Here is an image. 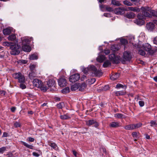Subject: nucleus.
<instances>
[{
  "label": "nucleus",
  "mask_w": 157,
  "mask_h": 157,
  "mask_svg": "<svg viewBox=\"0 0 157 157\" xmlns=\"http://www.w3.org/2000/svg\"><path fill=\"white\" fill-rule=\"evenodd\" d=\"M141 9L142 11V15L141 14H139L137 17L139 20H137V24L142 25L144 23V19L145 17H151L152 16L157 17V12L154 10H151L148 7H142Z\"/></svg>",
  "instance_id": "f257e3e1"
},
{
  "label": "nucleus",
  "mask_w": 157,
  "mask_h": 157,
  "mask_svg": "<svg viewBox=\"0 0 157 157\" xmlns=\"http://www.w3.org/2000/svg\"><path fill=\"white\" fill-rule=\"evenodd\" d=\"M22 40L21 47L22 50L25 52H29L31 51V47L29 44L31 40H33L32 37L29 39L28 37H25L21 38Z\"/></svg>",
  "instance_id": "f03ea898"
},
{
  "label": "nucleus",
  "mask_w": 157,
  "mask_h": 157,
  "mask_svg": "<svg viewBox=\"0 0 157 157\" xmlns=\"http://www.w3.org/2000/svg\"><path fill=\"white\" fill-rule=\"evenodd\" d=\"M13 78L18 80L20 83H24L25 82V77L24 75L20 72L15 73L13 74Z\"/></svg>",
  "instance_id": "7ed1b4c3"
},
{
  "label": "nucleus",
  "mask_w": 157,
  "mask_h": 157,
  "mask_svg": "<svg viewBox=\"0 0 157 157\" xmlns=\"http://www.w3.org/2000/svg\"><path fill=\"white\" fill-rule=\"evenodd\" d=\"M19 48L20 46L17 44H14L11 46L10 47L11 50L10 54L11 55L14 56L18 55L20 52L19 50Z\"/></svg>",
  "instance_id": "20e7f679"
},
{
  "label": "nucleus",
  "mask_w": 157,
  "mask_h": 157,
  "mask_svg": "<svg viewBox=\"0 0 157 157\" xmlns=\"http://www.w3.org/2000/svg\"><path fill=\"white\" fill-rule=\"evenodd\" d=\"M90 71H92L94 75L97 76H99L102 75L101 72L99 70H97L96 67L93 65H90L88 66Z\"/></svg>",
  "instance_id": "39448f33"
},
{
  "label": "nucleus",
  "mask_w": 157,
  "mask_h": 157,
  "mask_svg": "<svg viewBox=\"0 0 157 157\" xmlns=\"http://www.w3.org/2000/svg\"><path fill=\"white\" fill-rule=\"evenodd\" d=\"M127 10L126 8L121 7L115 9L114 11L116 14L122 15L124 13L125 11Z\"/></svg>",
  "instance_id": "423d86ee"
},
{
  "label": "nucleus",
  "mask_w": 157,
  "mask_h": 157,
  "mask_svg": "<svg viewBox=\"0 0 157 157\" xmlns=\"http://www.w3.org/2000/svg\"><path fill=\"white\" fill-rule=\"evenodd\" d=\"M80 77V75L79 74H74L69 77V81L72 82H75L78 81Z\"/></svg>",
  "instance_id": "0eeeda50"
},
{
  "label": "nucleus",
  "mask_w": 157,
  "mask_h": 157,
  "mask_svg": "<svg viewBox=\"0 0 157 157\" xmlns=\"http://www.w3.org/2000/svg\"><path fill=\"white\" fill-rule=\"evenodd\" d=\"M33 85L38 88L41 87V84H43V83L40 80L36 78L33 79Z\"/></svg>",
  "instance_id": "6e6552de"
},
{
  "label": "nucleus",
  "mask_w": 157,
  "mask_h": 157,
  "mask_svg": "<svg viewBox=\"0 0 157 157\" xmlns=\"http://www.w3.org/2000/svg\"><path fill=\"white\" fill-rule=\"evenodd\" d=\"M123 58L126 61H130L132 58L131 53L129 52H125L123 54Z\"/></svg>",
  "instance_id": "1a4fd4ad"
},
{
  "label": "nucleus",
  "mask_w": 157,
  "mask_h": 157,
  "mask_svg": "<svg viewBox=\"0 0 157 157\" xmlns=\"http://www.w3.org/2000/svg\"><path fill=\"white\" fill-rule=\"evenodd\" d=\"M59 85L61 87H62L66 86L67 82L66 80L64 78H60L58 81Z\"/></svg>",
  "instance_id": "9d476101"
},
{
  "label": "nucleus",
  "mask_w": 157,
  "mask_h": 157,
  "mask_svg": "<svg viewBox=\"0 0 157 157\" xmlns=\"http://www.w3.org/2000/svg\"><path fill=\"white\" fill-rule=\"evenodd\" d=\"M146 27L148 30L151 31L154 29L155 25L153 23L149 22L147 24Z\"/></svg>",
  "instance_id": "9b49d317"
},
{
  "label": "nucleus",
  "mask_w": 157,
  "mask_h": 157,
  "mask_svg": "<svg viewBox=\"0 0 157 157\" xmlns=\"http://www.w3.org/2000/svg\"><path fill=\"white\" fill-rule=\"evenodd\" d=\"M109 126L112 128H116L120 126V123L118 122H112L110 123Z\"/></svg>",
  "instance_id": "f8f14e48"
},
{
  "label": "nucleus",
  "mask_w": 157,
  "mask_h": 157,
  "mask_svg": "<svg viewBox=\"0 0 157 157\" xmlns=\"http://www.w3.org/2000/svg\"><path fill=\"white\" fill-rule=\"evenodd\" d=\"M36 71H30L28 75V77L31 80L34 79V78L36 77Z\"/></svg>",
  "instance_id": "ddd939ff"
},
{
  "label": "nucleus",
  "mask_w": 157,
  "mask_h": 157,
  "mask_svg": "<svg viewBox=\"0 0 157 157\" xmlns=\"http://www.w3.org/2000/svg\"><path fill=\"white\" fill-rule=\"evenodd\" d=\"M127 11H132L134 12H139L140 11V10L139 8L136 7H128L127 8H126Z\"/></svg>",
  "instance_id": "4468645a"
},
{
  "label": "nucleus",
  "mask_w": 157,
  "mask_h": 157,
  "mask_svg": "<svg viewBox=\"0 0 157 157\" xmlns=\"http://www.w3.org/2000/svg\"><path fill=\"white\" fill-rule=\"evenodd\" d=\"M78 89L79 90L82 91L83 90L86 86V85L85 83H82L80 84L78 83Z\"/></svg>",
  "instance_id": "2eb2a0df"
},
{
  "label": "nucleus",
  "mask_w": 157,
  "mask_h": 157,
  "mask_svg": "<svg viewBox=\"0 0 157 157\" xmlns=\"http://www.w3.org/2000/svg\"><path fill=\"white\" fill-rule=\"evenodd\" d=\"M60 117L62 120H68L71 118V116L67 113L64 115H60Z\"/></svg>",
  "instance_id": "dca6fc26"
},
{
  "label": "nucleus",
  "mask_w": 157,
  "mask_h": 157,
  "mask_svg": "<svg viewBox=\"0 0 157 157\" xmlns=\"http://www.w3.org/2000/svg\"><path fill=\"white\" fill-rule=\"evenodd\" d=\"M106 59L105 57L102 55H99L97 58V60L99 63L102 62Z\"/></svg>",
  "instance_id": "f3484780"
},
{
  "label": "nucleus",
  "mask_w": 157,
  "mask_h": 157,
  "mask_svg": "<svg viewBox=\"0 0 157 157\" xmlns=\"http://www.w3.org/2000/svg\"><path fill=\"white\" fill-rule=\"evenodd\" d=\"M55 81L53 79H50L47 82V85L49 87L55 86Z\"/></svg>",
  "instance_id": "a211bd4d"
},
{
  "label": "nucleus",
  "mask_w": 157,
  "mask_h": 157,
  "mask_svg": "<svg viewBox=\"0 0 157 157\" xmlns=\"http://www.w3.org/2000/svg\"><path fill=\"white\" fill-rule=\"evenodd\" d=\"M144 49L147 51H149L151 49V46L148 43H146L143 45Z\"/></svg>",
  "instance_id": "6ab92c4d"
},
{
  "label": "nucleus",
  "mask_w": 157,
  "mask_h": 157,
  "mask_svg": "<svg viewBox=\"0 0 157 157\" xmlns=\"http://www.w3.org/2000/svg\"><path fill=\"white\" fill-rule=\"evenodd\" d=\"M117 96H122L125 95L126 94L125 90L120 91H116L115 92Z\"/></svg>",
  "instance_id": "aec40b11"
},
{
  "label": "nucleus",
  "mask_w": 157,
  "mask_h": 157,
  "mask_svg": "<svg viewBox=\"0 0 157 157\" xmlns=\"http://www.w3.org/2000/svg\"><path fill=\"white\" fill-rule=\"evenodd\" d=\"M11 32V30L9 28H6L3 30V32L4 35H9Z\"/></svg>",
  "instance_id": "412c9836"
},
{
  "label": "nucleus",
  "mask_w": 157,
  "mask_h": 157,
  "mask_svg": "<svg viewBox=\"0 0 157 157\" xmlns=\"http://www.w3.org/2000/svg\"><path fill=\"white\" fill-rule=\"evenodd\" d=\"M21 144L24 145V146H25L26 147L30 149H33V146L31 145H29L27 143H26L25 142H24L23 141H21Z\"/></svg>",
  "instance_id": "4be33fe9"
},
{
  "label": "nucleus",
  "mask_w": 157,
  "mask_h": 157,
  "mask_svg": "<svg viewBox=\"0 0 157 157\" xmlns=\"http://www.w3.org/2000/svg\"><path fill=\"white\" fill-rule=\"evenodd\" d=\"M119 74L116 73L113 75L110 76V78L111 79L114 80L117 79L119 77Z\"/></svg>",
  "instance_id": "5701e85b"
},
{
  "label": "nucleus",
  "mask_w": 157,
  "mask_h": 157,
  "mask_svg": "<svg viewBox=\"0 0 157 157\" xmlns=\"http://www.w3.org/2000/svg\"><path fill=\"white\" fill-rule=\"evenodd\" d=\"M133 124H128L124 126V128L126 130H134Z\"/></svg>",
  "instance_id": "b1692460"
},
{
  "label": "nucleus",
  "mask_w": 157,
  "mask_h": 157,
  "mask_svg": "<svg viewBox=\"0 0 157 157\" xmlns=\"http://www.w3.org/2000/svg\"><path fill=\"white\" fill-rule=\"evenodd\" d=\"M116 88L117 89H120L122 88L125 90L127 88V86L125 85H123L120 83H118L116 86Z\"/></svg>",
  "instance_id": "393cba45"
},
{
  "label": "nucleus",
  "mask_w": 157,
  "mask_h": 157,
  "mask_svg": "<svg viewBox=\"0 0 157 157\" xmlns=\"http://www.w3.org/2000/svg\"><path fill=\"white\" fill-rule=\"evenodd\" d=\"M126 17L128 18H133L135 17V14L132 12H130L126 14Z\"/></svg>",
  "instance_id": "a878e982"
},
{
  "label": "nucleus",
  "mask_w": 157,
  "mask_h": 157,
  "mask_svg": "<svg viewBox=\"0 0 157 157\" xmlns=\"http://www.w3.org/2000/svg\"><path fill=\"white\" fill-rule=\"evenodd\" d=\"M95 120H90L87 121H86V125L90 126L94 124L95 123Z\"/></svg>",
  "instance_id": "bb28decb"
},
{
  "label": "nucleus",
  "mask_w": 157,
  "mask_h": 157,
  "mask_svg": "<svg viewBox=\"0 0 157 157\" xmlns=\"http://www.w3.org/2000/svg\"><path fill=\"white\" fill-rule=\"evenodd\" d=\"M48 144L52 148L55 150H56L57 148V146L56 144L54 143L49 142Z\"/></svg>",
  "instance_id": "cd10ccee"
},
{
  "label": "nucleus",
  "mask_w": 157,
  "mask_h": 157,
  "mask_svg": "<svg viewBox=\"0 0 157 157\" xmlns=\"http://www.w3.org/2000/svg\"><path fill=\"white\" fill-rule=\"evenodd\" d=\"M72 91H75L78 89V83H76L72 85L71 88Z\"/></svg>",
  "instance_id": "c85d7f7f"
},
{
  "label": "nucleus",
  "mask_w": 157,
  "mask_h": 157,
  "mask_svg": "<svg viewBox=\"0 0 157 157\" xmlns=\"http://www.w3.org/2000/svg\"><path fill=\"white\" fill-rule=\"evenodd\" d=\"M111 65V63L108 60H107L104 62L103 65V66L104 67H108L109 66H110Z\"/></svg>",
  "instance_id": "c756f323"
},
{
  "label": "nucleus",
  "mask_w": 157,
  "mask_h": 157,
  "mask_svg": "<svg viewBox=\"0 0 157 157\" xmlns=\"http://www.w3.org/2000/svg\"><path fill=\"white\" fill-rule=\"evenodd\" d=\"M38 56L35 54H33L30 55L29 59L31 60H35L38 59Z\"/></svg>",
  "instance_id": "7c9ffc66"
},
{
  "label": "nucleus",
  "mask_w": 157,
  "mask_h": 157,
  "mask_svg": "<svg viewBox=\"0 0 157 157\" xmlns=\"http://www.w3.org/2000/svg\"><path fill=\"white\" fill-rule=\"evenodd\" d=\"M111 3L113 5L117 6H120L121 5L119 2L115 0H112Z\"/></svg>",
  "instance_id": "2f4dec72"
},
{
  "label": "nucleus",
  "mask_w": 157,
  "mask_h": 157,
  "mask_svg": "<svg viewBox=\"0 0 157 157\" xmlns=\"http://www.w3.org/2000/svg\"><path fill=\"white\" fill-rule=\"evenodd\" d=\"M36 66L35 64H31L29 66L30 71H36L35 68Z\"/></svg>",
  "instance_id": "473e14b6"
},
{
  "label": "nucleus",
  "mask_w": 157,
  "mask_h": 157,
  "mask_svg": "<svg viewBox=\"0 0 157 157\" xmlns=\"http://www.w3.org/2000/svg\"><path fill=\"white\" fill-rule=\"evenodd\" d=\"M134 125V129H136L141 127L142 126V124L141 123H139L136 124H133Z\"/></svg>",
  "instance_id": "72a5a7b5"
},
{
  "label": "nucleus",
  "mask_w": 157,
  "mask_h": 157,
  "mask_svg": "<svg viewBox=\"0 0 157 157\" xmlns=\"http://www.w3.org/2000/svg\"><path fill=\"white\" fill-rule=\"evenodd\" d=\"M16 38L15 35L14 34H11L8 37V39L10 40L13 41Z\"/></svg>",
  "instance_id": "f704fd0d"
},
{
  "label": "nucleus",
  "mask_w": 157,
  "mask_h": 157,
  "mask_svg": "<svg viewBox=\"0 0 157 157\" xmlns=\"http://www.w3.org/2000/svg\"><path fill=\"white\" fill-rule=\"evenodd\" d=\"M113 63L117 64L119 62V59L117 56H115L111 61Z\"/></svg>",
  "instance_id": "c9c22d12"
},
{
  "label": "nucleus",
  "mask_w": 157,
  "mask_h": 157,
  "mask_svg": "<svg viewBox=\"0 0 157 157\" xmlns=\"http://www.w3.org/2000/svg\"><path fill=\"white\" fill-rule=\"evenodd\" d=\"M120 42L122 44L126 45L128 44V41L127 40L125 39L121 38L120 40Z\"/></svg>",
  "instance_id": "e433bc0d"
},
{
  "label": "nucleus",
  "mask_w": 157,
  "mask_h": 157,
  "mask_svg": "<svg viewBox=\"0 0 157 157\" xmlns=\"http://www.w3.org/2000/svg\"><path fill=\"white\" fill-rule=\"evenodd\" d=\"M70 88L69 87H65L62 90V93L63 94H66L69 92Z\"/></svg>",
  "instance_id": "4c0bfd02"
},
{
  "label": "nucleus",
  "mask_w": 157,
  "mask_h": 157,
  "mask_svg": "<svg viewBox=\"0 0 157 157\" xmlns=\"http://www.w3.org/2000/svg\"><path fill=\"white\" fill-rule=\"evenodd\" d=\"M82 71L85 74H86L90 71V70L88 67L87 68L83 67L82 68Z\"/></svg>",
  "instance_id": "58836bf2"
},
{
  "label": "nucleus",
  "mask_w": 157,
  "mask_h": 157,
  "mask_svg": "<svg viewBox=\"0 0 157 157\" xmlns=\"http://www.w3.org/2000/svg\"><path fill=\"white\" fill-rule=\"evenodd\" d=\"M123 2L124 5L128 6H131L133 5L131 2L127 0L124 1Z\"/></svg>",
  "instance_id": "ea45409f"
},
{
  "label": "nucleus",
  "mask_w": 157,
  "mask_h": 157,
  "mask_svg": "<svg viewBox=\"0 0 157 157\" xmlns=\"http://www.w3.org/2000/svg\"><path fill=\"white\" fill-rule=\"evenodd\" d=\"M151 126L152 127L157 126V121H150Z\"/></svg>",
  "instance_id": "a19ab883"
},
{
  "label": "nucleus",
  "mask_w": 157,
  "mask_h": 157,
  "mask_svg": "<svg viewBox=\"0 0 157 157\" xmlns=\"http://www.w3.org/2000/svg\"><path fill=\"white\" fill-rule=\"evenodd\" d=\"M64 105V103L63 102L59 103L58 104L56 105L58 109H62L63 106Z\"/></svg>",
  "instance_id": "79ce46f5"
},
{
  "label": "nucleus",
  "mask_w": 157,
  "mask_h": 157,
  "mask_svg": "<svg viewBox=\"0 0 157 157\" xmlns=\"http://www.w3.org/2000/svg\"><path fill=\"white\" fill-rule=\"evenodd\" d=\"M123 115L121 113H117L115 115V117L118 118H121L123 117Z\"/></svg>",
  "instance_id": "37998d69"
},
{
  "label": "nucleus",
  "mask_w": 157,
  "mask_h": 157,
  "mask_svg": "<svg viewBox=\"0 0 157 157\" xmlns=\"http://www.w3.org/2000/svg\"><path fill=\"white\" fill-rule=\"evenodd\" d=\"M40 89L41 90H42L44 91H47V87L46 86H43L42 84H41V86L40 87Z\"/></svg>",
  "instance_id": "c03bdc74"
},
{
  "label": "nucleus",
  "mask_w": 157,
  "mask_h": 157,
  "mask_svg": "<svg viewBox=\"0 0 157 157\" xmlns=\"http://www.w3.org/2000/svg\"><path fill=\"white\" fill-rule=\"evenodd\" d=\"M6 147H3L0 148V153H3L6 150Z\"/></svg>",
  "instance_id": "a18cd8bd"
},
{
  "label": "nucleus",
  "mask_w": 157,
  "mask_h": 157,
  "mask_svg": "<svg viewBox=\"0 0 157 157\" xmlns=\"http://www.w3.org/2000/svg\"><path fill=\"white\" fill-rule=\"evenodd\" d=\"M116 56L114 54H110L109 56V58L111 61H112L113 59Z\"/></svg>",
  "instance_id": "49530a36"
},
{
  "label": "nucleus",
  "mask_w": 157,
  "mask_h": 157,
  "mask_svg": "<svg viewBox=\"0 0 157 157\" xmlns=\"http://www.w3.org/2000/svg\"><path fill=\"white\" fill-rule=\"evenodd\" d=\"M111 49L113 51H115L118 50V49L116 48V45H112L111 47Z\"/></svg>",
  "instance_id": "de8ad7c7"
},
{
  "label": "nucleus",
  "mask_w": 157,
  "mask_h": 157,
  "mask_svg": "<svg viewBox=\"0 0 157 157\" xmlns=\"http://www.w3.org/2000/svg\"><path fill=\"white\" fill-rule=\"evenodd\" d=\"M132 2L134 3V4L135 5H137L139 3V0H130Z\"/></svg>",
  "instance_id": "09e8293b"
},
{
  "label": "nucleus",
  "mask_w": 157,
  "mask_h": 157,
  "mask_svg": "<svg viewBox=\"0 0 157 157\" xmlns=\"http://www.w3.org/2000/svg\"><path fill=\"white\" fill-rule=\"evenodd\" d=\"M20 87L22 89H24L26 88V86L24 83H21Z\"/></svg>",
  "instance_id": "8fccbe9b"
},
{
  "label": "nucleus",
  "mask_w": 157,
  "mask_h": 157,
  "mask_svg": "<svg viewBox=\"0 0 157 157\" xmlns=\"http://www.w3.org/2000/svg\"><path fill=\"white\" fill-rule=\"evenodd\" d=\"M4 44H5L6 45L8 46H10V47L11 46L13 45V44H12V43L11 42H6L4 43Z\"/></svg>",
  "instance_id": "3c124183"
},
{
  "label": "nucleus",
  "mask_w": 157,
  "mask_h": 157,
  "mask_svg": "<svg viewBox=\"0 0 157 157\" xmlns=\"http://www.w3.org/2000/svg\"><path fill=\"white\" fill-rule=\"evenodd\" d=\"M106 9L107 11L109 12H112L113 11V9L109 6H107L106 7Z\"/></svg>",
  "instance_id": "603ef678"
},
{
  "label": "nucleus",
  "mask_w": 157,
  "mask_h": 157,
  "mask_svg": "<svg viewBox=\"0 0 157 157\" xmlns=\"http://www.w3.org/2000/svg\"><path fill=\"white\" fill-rule=\"evenodd\" d=\"M139 53L140 55L142 56H144L146 54L145 52L142 50H139Z\"/></svg>",
  "instance_id": "864d4df0"
},
{
  "label": "nucleus",
  "mask_w": 157,
  "mask_h": 157,
  "mask_svg": "<svg viewBox=\"0 0 157 157\" xmlns=\"http://www.w3.org/2000/svg\"><path fill=\"white\" fill-rule=\"evenodd\" d=\"M14 125L15 127L16 128L20 127L21 126V125L20 123L17 122H16L15 123Z\"/></svg>",
  "instance_id": "5fc2aeb1"
},
{
  "label": "nucleus",
  "mask_w": 157,
  "mask_h": 157,
  "mask_svg": "<svg viewBox=\"0 0 157 157\" xmlns=\"http://www.w3.org/2000/svg\"><path fill=\"white\" fill-rule=\"evenodd\" d=\"M138 133L136 132H133L132 133V135L134 137L138 138Z\"/></svg>",
  "instance_id": "6e6d98bb"
},
{
  "label": "nucleus",
  "mask_w": 157,
  "mask_h": 157,
  "mask_svg": "<svg viewBox=\"0 0 157 157\" xmlns=\"http://www.w3.org/2000/svg\"><path fill=\"white\" fill-rule=\"evenodd\" d=\"M139 103L140 106V107L143 106L144 105V102L143 101H139Z\"/></svg>",
  "instance_id": "4d7b16f0"
},
{
  "label": "nucleus",
  "mask_w": 157,
  "mask_h": 157,
  "mask_svg": "<svg viewBox=\"0 0 157 157\" xmlns=\"http://www.w3.org/2000/svg\"><path fill=\"white\" fill-rule=\"evenodd\" d=\"M27 140L28 141L30 142H33L34 141L35 139L34 138L31 137H29L28 138Z\"/></svg>",
  "instance_id": "13d9d810"
},
{
  "label": "nucleus",
  "mask_w": 157,
  "mask_h": 157,
  "mask_svg": "<svg viewBox=\"0 0 157 157\" xmlns=\"http://www.w3.org/2000/svg\"><path fill=\"white\" fill-rule=\"evenodd\" d=\"M110 52V50L109 49H105L104 50V53L106 55H108Z\"/></svg>",
  "instance_id": "bf43d9fd"
},
{
  "label": "nucleus",
  "mask_w": 157,
  "mask_h": 157,
  "mask_svg": "<svg viewBox=\"0 0 157 157\" xmlns=\"http://www.w3.org/2000/svg\"><path fill=\"white\" fill-rule=\"evenodd\" d=\"M93 124H94V126L96 128H97L99 125V124L96 121H95V123Z\"/></svg>",
  "instance_id": "052dcab7"
},
{
  "label": "nucleus",
  "mask_w": 157,
  "mask_h": 157,
  "mask_svg": "<svg viewBox=\"0 0 157 157\" xmlns=\"http://www.w3.org/2000/svg\"><path fill=\"white\" fill-rule=\"evenodd\" d=\"M6 92L5 91L1 90L0 91V95L2 96H4L6 95Z\"/></svg>",
  "instance_id": "680f3d73"
},
{
  "label": "nucleus",
  "mask_w": 157,
  "mask_h": 157,
  "mask_svg": "<svg viewBox=\"0 0 157 157\" xmlns=\"http://www.w3.org/2000/svg\"><path fill=\"white\" fill-rule=\"evenodd\" d=\"M33 155L35 157H38L40 156V155L36 152H33Z\"/></svg>",
  "instance_id": "e2e57ef3"
},
{
  "label": "nucleus",
  "mask_w": 157,
  "mask_h": 157,
  "mask_svg": "<svg viewBox=\"0 0 157 157\" xmlns=\"http://www.w3.org/2000/svg\"><path fill=\"white\" fill-rule=\"evenodd\" d=\"M8 134L5 132H3L2 137H6L8 136Z\"/></svg>",
  "instance_id": "0e129e2a"
},
{
  "label": "nucleus",
  "mask_w": 157,
  "mask_h": 157,
  "mask_svg": "<svg viewBox=\"0 0 157 157\" xmlns=\"http://www.w3.org/2000/svg\"><path fill=\"white\" fill-rule=\"evenodd\" d=\"M109 88V86H105L103 87V90H107Z\"/></svg>",
  "instance_id": "69168bd1"
},
{
  "label": "nucleus",
  "mask_w": 157,
  "mask_h": 157,
  "mask_svg": "<svg viewBox=\"0 0 157 157\" xmlns=\"http://www.w3.org/2000/svg\"><path fill=\"white\" fill-rule=\"evenodd\" d=\"M7 157H15L13 154L12 153H10L7 154Z\"/></svg>",
  "instance_id": "338daca9"
},
{
  "label": "nucleus",
  "mask_w": 157,
  "mask_h": 157,
  "mask_svg": "<svg viewBox=\"0 0 157 157\" xmlns=\"http://www.w3.org/2000/svg\"><path fill=\"white\" fill-rule=\"evenodd\" d=\"M153 42L154 44L157 45V36L154 38L153 40Z\"/></svg>",
  "instance_id": "774afa93"
}]
</instances>
